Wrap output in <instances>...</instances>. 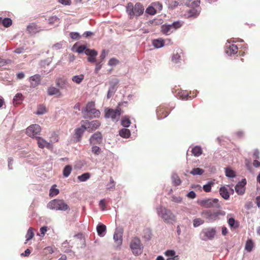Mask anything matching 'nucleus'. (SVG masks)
I'll return each mask as SVG.
<instances>
[{"instance_id": "nucleus-23", "label": "nucleus", "mask_w": 260, "mask_h": 260, "mask_svg": "<svg viewBox=\"0 0 260 260\" xmlns=\"http://www.w3.org/2000/svg\"><path fill=\"white\" fill-rule=\"evenodd\" d=\"M96 231L99 236L104 237L105 235L106 226L104 224H99L96 227Z\"/></svg>"}, {"instance_id": "nucleus-42", "label": "nucleus", "mask_w": 260, "mask_h": 260, "mask_svg": "<svg viewBox=\"0 0 260 260\" xmlns=\"http://www.w3.org/2000/svg\"><path fill=\"white\" fill-rule=\"evenodd\" d=\"M56 185H53L49 191V196L51 197L55 196L59 193V190L55 188Z\"/></svg>"}, {"instance_id": "nucleus-44", "label": "nucleus", "mask_w": 260, "mask_h": 260, "mask_svg": "<svg viewBox=\"0 0 260 260\" xmlns=\"http://www.w3.org/2000/svg\"><path fill=\"white\" fill-rule=\"evenodd\" d=\"M90 175L89 173H85L82 175L78 176V179L81 182H84L90 178Z\"/></svg>"}, {"instance_id": "nucleus-20", "label": "nucleus", "mask_w": 260, "mask_h": 260, "mask_svg": "<svg viewBox=\"0 0 260 260\" xmlns=\"http://www.w3.org/2000/svg\"><path fill=\"white\" fill-rule=\"evenodd\" d=\"M56 85L61 89H66L69 86L68 81L62 78H59L56 81Z\"/></svg>"}, {"instance_id": "nucleus-39", "label": "nucleus", "mask_w": 260, "mask_h": 260, "mask_svg": "<svg viewBox=\"0 0 260 260\" xmlns=\"http://www.w3.org/2000/svg\"><path fill=\"white\" fill-rule=\"evenodd\" d=\"M34 236V229L32 228H29L27 231V234L26 235V242L25 243L28 241L29 240H31Z\"/></svg>"}, {"instance_id": "nucleus-46", "label": "nucleus", "mask_w": 260, "mask_h": 260, "mask_svg": "<svg viewBox=\"0 0 260 260\" xmlns=\"http://www.w3.org/2000/svg\"><path fill=\"white\" fill-rule=\"evenodd\" d=\"M85 53L89 56H96L98 55V52L95 50L86 48L85 50Z\"/></svg>"}, {"instance_id": "nucleus-30", "label": "nucleus", "mask_w": 260, "mask_h": 260, "mask_svg": "<svg viewBox=\"0 0 260 260\" xmlns=\"http://www.w3.org/2000/svg\"><path fill=\"white\" fill-rule=\"evenodd\" d=\"M165 254L168 257L167 260H175L177 258V256H175V252L173 250H167Z\"/></svg>"}, {"instance_id": "nucleus-49", "label": "nucleus", "mask_w": 260, "mask_h": 260, "mask_svg": "<svg viewBox=\"0 0 260 260\" xmlns=\"http://www.w3.org/2000/svg\"><path fill=\"white\" fill-rule=\"evenodd\" d=\"M225 175L227 177L230 178H233L235 177V173L234 171L229 168H226Z\"/></svg>"}, {"instance_id": "nucleus-32", "label": "nucleus", "mask_w": 260, "mask_h": 260, "mask_svg": "<svg viewBox=\"0 0 260 260\" xmlns=\"http://www.w3.org/2000/svg\"><path fill=\"white\" fill-rule=\"evenodd\" d=\"M228 223L231 228L237 229L239 226V222L235 220L233 217L229 219Z\"/></svg>"}, {"instance_id": "nucleus-60", "label": "nucleus", "mask_w": 260, "mask_h": 260, "mask_svg": "<svg viewBox=\"0 0 260 260\" xmlns=\"http://www.w3.org/2000/svg\"><path fill=\"white\" fill-rule=\"evenodd\" d=\"M10 61V60H5L3 58H0V65L4 66L5 64L8 63Z\"/></svg>"}, {"instance_id": "nucleus-50", "label": "nucleus", "mask_w": 260, "mask_h": 260, "mask_svg": "<svg viewBox=\"0 0 260 260\" xmlns=\"http://www.w3.org/2000/svg\"><path fill=\"white\" fill-rule=\"evenodd\" d=\"M213 185L212 182H209L208 184H205L203 186V189L205 192H210L211 190L212 186Z\"/></svg>"}, {"instance_id": "nucleus-19", "label": "nucleus", "mask_w": 260, "mask_h": 260, "mask_svg": "<svg viewBox=\"0 0 260 260\" xmlns=\"http://www.w3.org/2000/svg\"><path fill=\"white\" fill-rule=\"evenodd\" d=\"M113 238L117 245H120L122 242V233L119 231H115L114 234Z\"/></svg>"}, {"instance_id": "nucleus-14", "label": "nucleus", "mask_w": 260, "mask_h": 260, "mask_svg": "<svg viewBox=\"0 0 260 260\" xmlns=\"http://www.w3.org/2000/svg\"><path fill=\"white\" fill-rule=\"evenodd\" d=\"M246 184L245 179H243L241 181L239 182L235 186L236 192L240 195L243 194L245 191V186Z\"/></svg>"}, {"instance_id": "nucleus-58", "label": "nucleus", "mask_w": 260, "mask_h": 260, "mask_svg": "<svg viewBox=\"0 0 260 260\" xmlns=\"http://www.w3.org/2000/svg\"><path fill=\"white\" fill-rule=\"evenodd\" d=\"M187 196L189 198L194 199L196 197V194L194 191H191L187 193Z\"/></svg>"}, {"instance_id": "nucleus-54", "label": "nucleus", "mask_w": 260, "mask_h": 260, "mask_svg": "<svg viewBox=\"0 0 260 260\" xmlns=\"http://www.w3.org/2000/svg\"><path fill=\"white\" fill-rule=\"evenodd\" d=\"M99 206L102 210L104 211L106 209V200L102 199L100 201Z\"/></svg>"}, {"instance_id": "nucleus-35", "label": "nucleus", "mask_w": 260, "mask_h": 260, "mask_svg": "<svg viewBox=\"0 0 260 260\" xmlns=\"http://www.w3.org/2000/svg\"><path fill=\"white\" fill-rule=\"evenodd\" d=\"M131 122L128 116H125L122 118L121 119V125L125 127H128L130 125Z\"/></svg>"}, {"instance_id": "nucleus-17", "label": "nucleus", "mask_w": 260, "mask_h": 260, "mask_svg": "<svg viewBox=\"0 0 260 260\" xmlns=\"http://www.w3.org/2000/svg\"><path fill=\"white\" fill-rule=\"evenodd\" d=\"M41 76L39 74H36L29 78L30 87L35 88L40 84Z\"/></svg>"}, {"instance_id": "nucleus-36", "label": "nucleus", "mask_w": 260, "mask_h": 260, "mask_svg": "<svg viewBox=\"0 0 260 260\" xmlns=\"http://www.w3.org/2000/svg\"><path fill=\"white\" fill-rule=\"evenodd\" d=\"M72 167L70 165H67L63 170V175L65 177H68L71 173Z\"/></svg>"}, {"instance_id": "nucleus-57", "label": "nucleus", "mask_w": 260, "mask_h": 260, "mask_svg": "<svg viewBox=\"0 0 260 260\" xmlns=\"http://www.w3.org/2000/svg\"><path fill=\"white\" fill-rule=\"evenodd\" d=\"M85 49H86V47L85 46L81 45L78 47V48L77 49V51L79 53H81L83 52L84 51L85 52Z\"/></svg>"}, {"instance_id": "nucleus-9", "label": "nucleus", "mask_w": 260, "mask_h": 260, "mask_svg": "<svg viewBox=\"0 0 260 260\" xmlns=\"http://www.w3.org/2000/svg\"><path fill=\"white\" fill-rule=\"evenodd\" d=\"M204 217L209 221H214L219 219V215H224L225 212L221 210L216 212L207 211L203 213Z\"/></svg>"}, {"instance_id": "nucleus-31", "label": "nucleus", "mask_w": 260, "mask_h": 260, "mask_svg": "<svg viewBox=\"0 0 260 260\" xmlns=\"http://www.w3.org/2000/svg\"><path fill=\"white\" fill-rule=\"evenodd\" d=\"M152 44L155 47L158 48L164 46L165 41L162 39H156L152 41Z\"/></svg>"}, {"instance_id": "nucleus-40", "label": "nucleus", "mask_w": 260, "mask_h": 260, "mask_svg": "<svg viewBox=\"0 0 260 260\" xmlns=\"http://www.w3.org/2000/svg\"><path fill=\"white\" fill-rule=\"evenodd\" d=\"M145 12L150 15H154L157 13L156 11L151 4L146 8Z\"/></svg>"}, {"instance_id": "nucleus-8", "label": "nucleus", "mask_w": 260, "mask_h": 260, "mask_svg": "<svg viewBox=\"0 0 260 260\" xmlns=\"http://www.w3.org/2000/svg\"><path fill=\"white\" fill-rule=\"evenodd\" d=\"M85 111L88 114L90 117H99L101 112L99 110L95 109L94 102L91 101L88 102L85 107Z\"/></svg>"}, {"instance_id": "nucleus-61", "label": "nucleus", "mask_w": 260, "mask_h": 260, "mask_svg": "<svg viewBox=\"0 0 260 260\" xmlns=\"http://www.w3.org/2000/svg\"><path fill=\"white\" fill-rule=\"evenodd\" d=\"M106 56V52L105 50H103L100 55V58L101 60V61H102L105 58Z\"/></svg>"}, {"instance_id": "nucleus-43", "label": "nucleus", "mask_w": 260, "mask_h": 260, "mask_svg": "<svg viewBox=\"0 0 260 260\" xmlns=\"http://www.w3.org/2000/svg\"><path fill=\"white\" fill-rule=\"evenodd\" d=\"M47 112L46 107L43 105H40L38 107V109L36 114L38 115H42Z\"/></svg>"}, {"instance_id": "nucleus-22", "label": "nucleus", "mask_w": 260, "mask_h": 260, "mask_svg": "<svg viewBox=\"0 0 260 260\" xmlns=\"http://www.w3.org/2000/svg\"><path fill=\"white\" fill-rule=\"evenodd\" d=\"M85 130H86V126L83 124L82 125L81 127H78L75 129V135L78 139V141H80V139L81 138L82 135Z\"/></svg>"}, {"instance_id": "nucleus-53", "label": "nucleus", "mask_w": 260, "mask_h": 260, "mask_svg": "<svg viewBox=\"0 0 260 260\" xmlns=\"http://www.w3.org/2000/svg\"><path fill=\"white\" fill-rule=\"evenodd\" d=\"M119 62V60L115 58H111L108 62V64L109 66H115Z\"/></svg>"}, {"instance_id": "nucleus-25", "label": "nucleus", "mask_w": 260, "mask_h": 260, "mask_svg": "<svg viewBox=\"0 0 260 260\" xmlns=\"http://www.w3.org/2000/svg\"><path fill=\"white\" fill-rule=\"evenodd\" d=\"M48 93L50 95H56L57 96H60L61 93L58 88L54 87H50L48 89Z\"/></svg>"}, {"instance_id": "nucleus-52", "label": "nucleus", "mask_w": 260, "mask_h": 260, "mask_svg": "<svg viewBox=\"0 0 260 260\" xmlns=\"http://www.w3.org/2000/svg\"><path fill=\"white\" fill-rule=\"evenodd\" d=\"M204 223V220L201 218H196L193 220V226H198Z\"/></svg>"}, {"instance_id": "nucleus-16", "label": "nucleus", "mask_w": 260, "mask_h": 260, "mask_svg": "<svg viewBox=\"0 0 260 260\" xmlns=\"http://www.w3.org/2000/svg\"><path fill=\"white\" fill-rule=\"evenodd\" d=\"M91 144H100L102 141V135L99 132L95 133L90 138Z\"/></svg>"}, {"instance_id": "nucleus-24", "label": "nucleus", "mask_w": 260, "mask_h": 260, "mask_svg": "<svg viewBox=\"0 0 260 260\" xmlns=\"http://www.w3.org/2000/svg\"><path fill=\"white\" fill-rule=\"evenodd\" d=\"M191 94L190 92H188L187 90H180V99L182 100H191L193 97H192L190 94Z\"/></svg>"}, {"instance_id": "nucleus-18", "label": "nucleus", "mask_w": 260, "mask_h": 260, "mask_svg": "<svg viewBox=\"0 0 260 260\" xmlns=\"http://www.w3.org/2000/svg\"><path fill=\"white\" fill-rule=\"evenodd\" d=\"M157 116L158 119H162L167 116L169 114L168 109L163 107H159L157 109Z\"/></svg>"}, {"instance_id": "nucleus-10", "label": "nucleus", "mask_w": 260, "mask_h": 260, "mask_svg": "<svg viewBox=\"0 0 260 260\" xmlns=\"http://www.w3.org/2000/svg\"><path fill=\"white\" fill-rule=\"evenodd\" d=\"M179 27V21L174 22L172 24H165L161 26L162 34L168 35L176 30Z\"/></svg>"}, {"instance_id": "nucleus-51", "label": "nucleus", "mask_w": 260, "mask_h": 260, "mask_svg": "<svg viewBox=\"0 0 260 260\" xmlns=\"http://www.w3.org/2000/svg\"><path fill=\"white\" fill-rule=\"evenodd\" d=\"M91 151L95 155H99L101 153V148L96 146H94L91 148Z\"/></svg>"}, {"instance_id": "nucleus-12", "label": "nucleus", "mask_w": 260, "mask_h": 260, "mask_svg": "<svg viewBox=\"0 0 260 260\" xmlns=\"http://www.w3.org/2000/svg\"><path fill=\"white\" fill-rule=\"evenodd\" d=\"M85 123L86 129L89 132L96 130L101 125V122L97 120H93L91 122L86 121Z\"/></svg>"}, {"instance_id": "nucleus-28", "label": "nucleus", "mask_w": 260, "mask_h": 260, "mask_svg": "<svg viewBox=\"0 0 260 260\" xmlns=\"http://www.w3.org/2000/svg\"><path fill=\"white\" fill-rule=\"evenodd\" d=\"M220 194L221 197L225 200H228L229 197V193L228 192V189L224 187H221L219 189Z\"/></svg>"}, {"instance_id": "nucleus-29", "label": "nucleus", "mask_w": 260, "mask_h": 260, "mask_svg": "<svg viewBox=\"0 0 260 260\" xmlns=\"http://www.w3.org/2000/svg\"><path fill=\"white\" fill-rule=\"evenodd\" d=\"M84 79V75L83 74H80L73 76L72 81L77 84H79L83 81Z\"/></svg>"}, {"instance_id": "nucleus-4", "label": "nucleus", "mask_w": 260, "mask_h": 260, "mask_svg": "<svg viewBox=\"0 0 260 260\" xmlns=\"http://www.w3.org/2000/svg\"><path fill=\"white\" fill-rule=\"evenodd\" d=\"M199 203L202 207L206 208H220L221 207L217 199H206L200 201Z\"/></svg>"}, {"instance_id": "nucleus-48", "label": "nucleus", "mask_w": 260, "mask_h": 260, "mask_svg": "<svg viewBox=\"0 0 260 260\" xmlns=\"http://www.w3.org/2000/svg\"><path fill=\"white\" fill-rule=\"evenodd\" d=\"M50 143H56L58 141V135L54 132L52 133L51 134V137L50 138Z\"/></svg>"}, {"instance_id": "nucleus-15", "label": "nucleus", "mask_w": 260, "mask_h": 260, "mask_svg": "<svg viewBox=\"0 0 260 260\" xmlns=\"http://www.w3.org/2000/svg\"><path fill=\"white\" fill-rule=\"evenodd\" d=\"M216 231L214 228H207L205 229L203 231V234L204 236L209 240L213 239L216 234Z\"/></svg>"}, {"instance_id": "nucleus-37", "label": "nucleus", "mask_w": 260, "mask_h": 260, "mask_svg": "<svg viewBox=\"0 0 260 260\" xmlns=\"http://www.w3.org/2000/svg\"><path fill=\"white\" fill-rule=\"evenodd\" d=\"M253 247V243L251 239H248L246 243L245 249L246 251L250 252Z\"/></svg>"}, {"instance_id": "nucleus-38", "label": "nucleus", "mask_w": 260, "mask_h": 260, "mask_svg": "<svg viewBox=\"0 0 260 260\" xmlns=\"http://www.w3.org/2000/svg\"><path fill=\"white\" fill-rule=\"evenodd\" d=\"M204 173V170L199 168H193L190 172L193 175H201Z\"/></svg>"}, {"instance_id": "nucleus-13", "label": "nucleus", "mask_w": 260, "mask_h": 260, "mask_svg": "<svg viewBox=\"0 0 260 260\" xmlns=\"http://www.w3.org/2000/svg\"><path fill=\"white\" fill-rule=\"evenodd\" d=\"M36 139L37 140L38 145L39 148L43 149L45 147H46L48 149L52 148V145L50 142H48L43 138L40 137H36Z\"/></svg>"}, {"instance_id": "nucleus-33", "label": "nucleus", "mask_w": 260, "mask_h": 260, "mask_svg": "<svg viewBox=\"0 0 260 260\" xmlns=\"http://www.w3.org/2000/svg\"><path fill=\"white\" fill-rule=\"evenodd\" d=\"M119 135L123 138H127L131 135L130 131L127 128H122L119 131Z\"/></svg>"}, {"instance_id": "nucleus-6", "label": "nucleus", "mask_w": 260, "mask_h": 260, "mask_svg": "<svg viewBox=\"0 0 260 260\" xmlns=\"http://www.w3.org/2000/svg\"><path fill=\"white\" fill-rule=\"evenodd\" d=\"M121 114V109L118 107L116 109H108L106 110L105 117L111 118L113 121L117 122L120 118Z\"/></svg>"}, {"instance_id": "nucleus-55", "label": "nucleus", "mask_w": 260, "mask_h": 260, "mask_svg": "<svg viewBox=\"0 0 260 260\" xmlns=\"http://www.w3.org/2000/svg\"><path fill=\"white\" fill-rule=\"evenodd\" d=\"M58 2L64 6H70L71 4V0H58Z\"/></svg>"}, {"instance_id": "nucleus-56", "label": "nucleus", "mask_w": 260, "mask_h": 260, "mask_svg": "<svg viewBox=\"0 0 260 260\" xmlns=\"http://www.w3.org/2000/svg\"><path fill=\"white\" fill-rule=\"evenodd\" d=\"M70 37H71V38L74 40L79 39L80 38V36L79 34L77 32H71L70 34Z\"/></svg>"}, {"instance_id": "nucleus-26", "label": "nucleus", "mask_w": 260, "mask_h": 260, "mask_svg": "<svg viewBox=\"0 0 260 260\" xmlns=\"http://www.w3.org/2000/svg\"><path fill=\"white\" fill-rule=\"evenodd\" d=\"M23 100V96L21 93H17L13 99V103L15 106L20 105Z\"/></svg>"}, {"instance_id": "nucleus-47", "label": "nucleus", "mask_w": 260, "mask_h": 260, "mask_svg": "<svg viewBox=\"0 0 260 260\" xmlns=\"http://www.w3.org/2000/svg\"><path fill=\"white\" fill-rule=\"evenodd\" d=\"M2 24L5 27H8L12 25V21L10 18H5L3 20Z\"/></svg>"}, {"instance_id": "nucleus-63", "label": "nucleus", "mask_w": 260, "mask_h": 260, "mask_svg": "<svg viewBox=\"0 0 260 260\" xmlns=\"http://www.w3.org/2000/svg\"><path fill=\"white\" fill-rule=\"evenodd\" d=\"M40 231L41 234L44 235L46 232L47 231V227L45 226L42 227L40 229Z\"/></svg>"}, {"instance_id": "nucleus-21", "label": "nucleus", "mask_w": 260, "mask_h": 260, "mask_svg": "<svg viewBox=\"0 0 260 260\" xmlns=\"http://www.w3.org/2000/svg\"><path fill=\"white\" fill-rule=\"evenodd\" d=\"M238 48L237 45L232 44L227 47L226 52L229 55H232L233 54H236L238 52Z\"/></svg>"}, {"instance_id": "nucleus-27", "label": "nucleus", "mask_w": 260, "mask_h": 260, "mask_svg": "<svg viewBox=\"0 0 260 260\" xmlns=\"http://www.w3.org/2000/svg\"><path fill=\"white\" fill-rule=\"evenodd\" d=\"M191 153L194 156L198 157L202 155L203 150L201 146H196L191 149Z\"/></svg>"}, {"instance_id": "nucleus-2", "label": "nucleus", "mask_w": 260, "mask_h": 260, "mask_svg": "<svg viewBox=\"0 0 260 260\" xmlns=\"http://www.w3.org/2000/svg\"><path fill=\"white\" fill-rule=\"evenodd\" d=\"M126 11L131 19L135 17H138L142 15L144 11V8L140 3H137L135 5L132 3H128L126 6Z\"/></svg>"}, {"instance_id": "nucleus-64", "label": "nucleus", "mask_w": 260, "mask_h": 260, "mask_svg": "<svg viewBox=\"0 0 260 260\" xmlns=\"http://www.w3.org/2000/svg\"><path fill=\"white\" fill-rule=\"evenodd\" d=\"M253 165L256 168L260 167V161L257 160H254L253 162Z\"/></svg>"}, {"instance_id": "nucleus-1", "label": "nucleus", "mask_w": 260, "mask_h": 260, "mask_svg": "<svg viewBox=\"0 0 260 260\" xmlns=\"http://www.w3.org/2000/svg\"><path fill=\"white\" fill-rule=\"evenodd\" d=\"M200 4V0H187L180 4L182 15L188 18L196 16L199 14L198 8Z\"/></svg>"}, {"instance_id": "nucleus-3", "label": "nucleus", "mask_w": 260, "mask_h": 260, "mask_svg": "<svg viewBox=\"0 0 260 260\" xmlns=\"http://www.w3.org/2000/svg\"><path fill=\"white\" fill-rule=\"evenodd\" d=\"M47 208L51 210L66 211L69 209V206L63 200L54 199L48 203Z\"/></svg>"}, {"instance_id": "nucleus-45", "label": "nucleus", "mask_w": 260, "mask_h": 260, "mask_svg": "<svg viewBox=\"0 0 260 260\" xmlns=\"http://www.w3.org/2000/svg\"><path fill=\"white\" fill-rule=\"evenodd\" d=\"M85 53L89 56H96L98 55V52L95 50L86 48L85 50Z\"/></svg>"}, {"instance_id": "nucleus-41", "label": "nucleus", "mask_w": 260, "mask_h": 260, "mask_svg": "<svg viewBox=\"0 0 260 260\" xmlns=\"http://www.w3.org/2000/svg\"><path fill=\"white\" fill-rule=\"evenodd\" d=\"M156 12H160L162 9V5L159 2H153L151 4Z\"/></svg>"}, {"instance_id": "nucleus-11", "label": "nucleus", "mask_w": 260, "mask_h": 260, "mask_svg": "<svg viewBox=\"0 0 260 260\" xmlns=\"http://www.w3.org/2000/svg\"><path fill=\"white\" fill-rule=\"evenodd\" d=\"M41 127L38 124H32L26 128V133L30 137H35L41 132Z\"/></svg>"}, {"instance_id": "nucleus-62", "label": "nucleus", "mask_w": 260, "mask_h": 260, "mask_svg": "<svg viewBox=\"0 0 260 260\" xmlns=\"http://www.w3.org/2000/svg\"><path fill=\"white\" fill-rule=\"evenodd\" d=\"M102 64H101V62H99L96 63L95 64V72L96 73H98L99 70L101 69Z\"/></svg>"}, {"instance_id": "nucleus-59", "label": "nucleus", "mask_w": 260, "mask_h": 260, "mask_svg": "<svg viewBox=\"0 0 260 260\" xmlns=\"http://www.w3.org/2000/svg\"><path fill=\"white\" fill-rule=\"evenodd\" d=\"M57 19L58 18L56 16H53L49 18V22L50 23L52 24L56 21Z\"/></svg>"}, {"instance_id": "nucleus-5", "label": "nucleus", "mask_w": 260, "mask_h": 260, "mask_svg": "<svg viewBox=\"0 0 260 260\" xmlns=\"http://www.w3.org/2000/svg\"><path fill=\"white\" fill-rule=\"evenodd\" d=\"M158 214L167 222H172L175 219V216L165 208L160 207L157 209Z\"/></svg>"}, {"instance_id": "nucleus-34", "label": "nucleus", "mask_w": 260, "mask_h": 260, "mask_svg": "<svg viewBox=\"0 0 260 260\" xmlns=\"http://www.w3.org/2000/svg\"><path fill=\"white\" fill-rule=\"evenodd\" d=\"M27 30L30 34H35L38 31V26L35 23L29 24L27 27Z\"/></svg>"}, {"instance_id": "nucleus-7", "label": "nucleus", "mask_w": 260, "mask_h": 260, "mask_svg": "<svg viewBox=\"0 0 260 260\" xmlns=\"http://www.w3.org/2000/svg\"><path fill=\"white\" fill-rule=\"evenodd\" d=\"M130 247L133 254L135 255H139L142 253L143 246L139 238H134L132 240Z\"/></svg>"}]
</instances>
